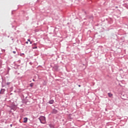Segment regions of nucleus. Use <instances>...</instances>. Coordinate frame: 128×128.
Segmentation results:
<instances>
[{
    "label": "nucleus",
    "instance_id": "nucleus-1",
    "mask_svg": "<svg viewBox=\"0 0 128 128\" xmlns=\"http://www.w3.org/2000/svg\"><path fill=\"white\" fill-rule=\"evenodd\" d=\"M39 120L41 122V124H46V117L44 116H40L39 118Z\"/></svg>",
    "mask_w": 128,
    "mask_h": 128
},
{
    "label": "nucleus",
    "instance_id": "nucleus-2",
    "mask_svg": "<svg viewBox=\"0 0 128 128\" xmlns=\"http://www.w3.org/2000/svg\"><path fill=\"white\" fill-rule=\"evenodd\" d=\"M24 123L28 122V118H24Z\"/></svg>",
    "mask_w": 128,
    "mask_h": 128
},
{
    "label": "nucleus",
    "instance_id": "nucleus-3",
    "mask_svg": "<svg viewBox=\"0 0 128 128\" xmlns=\"http://www.w3.org/2000/svg\"><path fill=\"white\" fill-rule=\"evenodd\" d=\"M54 102V100H50V101H49V104H52Z\"/></svg>",
    "mask_w": 128,
    "mask_h": 128
},
{
    "label": "nucleus",
    "instance_id": "nucleus-4",
    "mask_svg": "<svg viewBox=\"0 0 128 128\" xmlns=\"http://www.w3.org/2000/svg\"><path fill=\"white\" fill-rule=\"evenodd\" d=\"M108 96L110 98H112V94L111 93H108Z\"/></svg>",
    "mask_w": 128,
    "mask_h": 128
},
{
    "label": "nucleus",
    "instance_id": "nucleus-5",
    "mask_svg": "<svg viewBox=\"0 0 128 128\" xmlns=\"http://www.w3.org/2000/svg\"><path fill=\"white\" fill-rule=\"evenodd\" d=\"M53 112L54 114H57L58 111L56 110H53Z\"/></svg>",
    "mask_w": 128,
    "mask_h": 128
},
{
    "label": "nucleus",
    "instance_id": "nucleus-6",
    "mask_svg": "<svg viewBox=\"0 0 128 128\" xmlns=\"http://www.w3.org/2000/svg\"><path fill=\"white\" fill-rule=\"evenodd\" d=\"M30 86H34V84L32 83L30 84Z\"/></svg>",
    "mask_w": 128,
    "mask_h": 128
},
{
    "label": "nucleus",
    "instance_id": "nucleus-7",
    "mask_svg": "<svg viewBox=\"0 0 128 128\" xmlns=\"http://www.w3.org/2000/svg\"><path fill=\"white\" fill-rule=\"evenodd\" d=\"M33 48H34H34H38V47H37V46H35V47Z\"/></svg>",
    "mask_w": 128,
    "mask_h": 128
},
{
    "label": "nucleus",
    "instance_id": "nucleus-8",
    "mask_svg": "<svg viewBox=\"0 0 128 128\" xmlns=\"http://www.w3.org/2000/svg\"><path fill=\"white\" fill-rule=\"evenodd\" d=\"M1 92H4V89H2Z\"/></svg>",
    "mask_w": 128,
    "mask_h": 128
},
{
    "label": "nucleus",
    "instance_id": "nucleus-9",
    "mask_svg": "<svg viewBox=\"0 0 128 128\" xmlns=\"http://www.w3.org/2000/svg\"><path fill=\"white\" fill-rule=\"evenodd\" d=\"M33 44H34V46H36V43H34Z\"/></svg>",
    "mask_w": 128,
    "mask_h": 128
},
{
    "label": "nucleus",
    "instance_id": "nucleus-10",
    "mask_svg": "<svg viewBox=\"0 0 128 128\" xmlns=\"http://www.w3.org/2000/svg\"><path fill=\"white\" fill-rule=\"evenodd\" d=\"M28 42H30V39H28Z\"/></svg>",
    "mask_w": 128,
    "mask_h": 128
},
{
    "label": "nucleus",
    "instance_id": "nucleus-11",
    "mask_svg": "<svg viewBox=\"0 0 128 128\" xmlns=\"http://www.w3.org/2000/svg\"><path fill=\"white\" fill-rule=\"evenodd\" d=\"M10 84V82H8L7 85L8 86Z\"/></svg>",
    "mask_w": 128,
    "mask_h": 128
},
{
    "label": "nucleus",
    "instance_id": "nucleus-12",
    "mask_svg": "<svg viewBox=\"0 0 128 128\" xmlns=\"http://www.w3.org/2000/svg\"><path fill=\"white\" fill-rule=\"evenodd\" d=\"M30 44H32V42H31L30 41Z\"/></svg>",
    "mask_w": 128,
    "mask_h": 128
},
{
    "label": "nucleus",
    "instance_id": "nucleus-13",
    "mask_svg": "<svg viewBox=\"0 0 128 128\" xmlns=\"http://www.w3.org/2000/svg\"><path fill=\"white\" fill-rule=\"evenodd\" d=\"M13 52H14V54H16V51H14Z\"/></svg>",
    "mask_w": 128,
    "mask_h": 128
},
{
    "label": "nucleus",
    "instance_id": "nucleus-14",
    "mask_svg": "<svg viewBox=\"0 0 128 128\" xmlns=\"http://www.w3.org/2000/svg\"><path fill=\"white\" fill-rule=\"evenodd\" d=\"M26 44H28V42H26Z\"/></svg>",
    "mask_w": 128,
    "mask_h": 128
},
{
    "label": "nucleus",
    "instance_id": "nucleus-15",
    "mask_svg": "<svg viewBox=\"0 0 128 128\" xmlns=\"http://www.w3.org/2000/svg\"><path fill=\"white\" fill-rule=\"evenodd\" d=\"M33 80H34V79H33Z\"/></svg>",
    "mask_w": 128,
    "mask_h": 128
},
{
    "label": "nucleus",
    "instance_id": "nucleus-16",
    "mask_svg": "<svg viewBox=\"0 0 128 128\" xmlns=\"http://www.w3.org/2000/svg\"><path fill=\"white\" fill-rule=\"evenodd\" d=\"M80 86V85H79V86Z\"/></svg>",
    "mask_w": 128,
    "mask_h": 128
}]
</instances>
